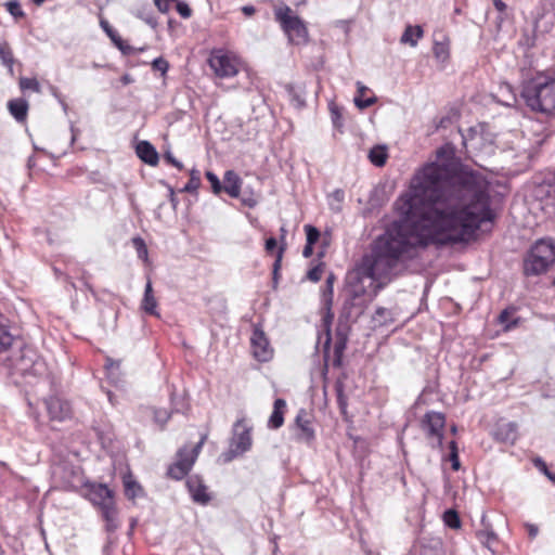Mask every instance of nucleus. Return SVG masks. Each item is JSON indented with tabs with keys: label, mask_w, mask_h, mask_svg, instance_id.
<instances>
[{
	"label": "nucleus",
	"mask_w": 555,
	"mask_h": 555,
	"mask_svg": "<svg viewBox=\"0 0 555 555\" xmlns=\"http://www.w3.org/2000/svg\"><path fill=\"white\" fill-rule=\"evenodd\" d=\"M391 280L380 275L375 268L361 260V263L347 274L346 299L343 305L340 319L356 321L367 305L376 297Z\"/></svg>",
	"instance_id": "obj_3"
},
{
	"label": "nucleus",
	"mask_w": 555,
	"mask_h": 555,
	"mask_svg": "<svg viewBox=\"0 0 555 555\" xmlns=\"http://www.w3.org/2000/svg\"><path fill=\"white\" fill-rule=\"evenodd\" d=\"M253 356L260 362H267L272 358L273 350L260 326H255L250 336Z\"/></svg>",
	"instance_id": "obj_13"
},
{
	"label": "nucleus",
	"mask_w": 555,
	"mask_h": 555,
	"mask_svg": "<svg viewBox=\"0 0 555 555\" xmlns=\"http://www.w3.org/2000/svg\"><path fill=\"white\" fill-rule=\"evenodd\" d=\"M131 242L137 251L138 258L143 262L149 263V250L144 240L140 236H135L131 240Z\"/></svg>",
	"instance_id": "obj_34"
},
{
	"label": "nucleus",
	"mask_w": 555,
	"mask_h": 555,
	"mask_svg": "<svg viewBox=\"0 0 555 555\" xmlns=\"http://www.w3.org/2000/svg\"><path fill=\"white\" fill-rule=\"evenodd\" d=\"M14 343V336L0 325V353L9 349Z\"/></svg>",
	"instance_id": "obj_39"
},
{
	"label": "nucleus",
	"mask_w": 555,
	"mask_h": 555,
	"mask_svg": "<svg viewBox=\"0 0 555 555\" xmlns=\"http://www.w3.org/2000/svg\"><path fill=\"white\" fill-rule=\"evenodd\" d=\"M285 250V247L284 246H280L278 253H276V259L273 263V280L276 281L278 280V272L281 268V261H282V257H283V253Z\"/></svg>",
	"instance_id": "obj_49"
},
{
	"label": "nucleus",
	"mask_w": 555,
	"mask_h": 555,
	"mask_svg": "<svg viewBox=\"0 0 555 555\" xmlns=\"http://www.w3.org/2000/svg\"><path fill=\"white\" fill-rule=\"evenodd\" d=\"M120 366V362L111 358L106 359L105 369L111 372L114 369L118 370Z\"/></svg>",
	"instance_id": "obj_57"
},
{
	"label": "nucleus",
	"mask_w": 555,
	"mask_h": 555,
	"mask_svg": "<svg viewBox=\"0 0 555 555\" xmlns=\"http://www.w3.org/2000/svg\"><path fill=\"white\" fill-rule=\"evenodd\" d=\"M461 468V462L459 456V450L453 441V472L459 470Z\"/></svg>",
	"instance_id": "obj_56"
},
{
	"label": "nucleus",
	"mask_w": 555,
	"mask_h": 555,
	"mask_svg": "<svg viewBox=\"0 0 555 555\" xmlns=\"http://www.w3.org/2000/svg\"><path fill=\"white\" fill-rule=\"evenodd\" d=\"M209 64L219 77L229 78L237 74L233 60L227 54H214L209 60Z\"/></svg>",
	"instance_id": "obj_16"
},
{
	"label": "nucleus",
	"mask_w": 555,
	"mask_h": 555,
	"mask_svg": "<svg viewBox=\"0 0 555 555\" xmlns=\"http://www.w3.org/2000/svg\"><path fill=\"white\" fill-rule=\"evenodd\" d=\"M170 418V413L165 409H157L154 410V421L159 424L160 426H164L168 420Z\"/></svg>",
	"instance_id": "obj_45"
},
{
	"label": "nucleus",
	"mask_w": 555,
	"mask_h": 555,
	"mask_svg": "<svg viewBox=\"0 0 555 555\" xmlns=\"http://www.w3.org/2000/svg\"><path fill=\"white\" fill-rule=\"evenodd\" d=\"M286 401L278 398L273 402V411L268 420V427L270 429H279L284 424V414L286 412Z\"/></svg>",
	"instance_id": "obj_25"
},
{
	"label": "nucleus",
	"mask_w": 555,
	"mask_h": 555,
	"mask_svg": "<svg viewBox=\"0 0 555 555\" xmlns=\"http://www.w3.org/2000/svg\"><path fill=\"white\" fill-rule=\"evenodd\" d=\"M518 307L508 306L496 317V323L501 325L503 332H511L521 324V318L517 315Z\"/></svg>",
	"instance_id": "obj_20"
},
{
	"label": "nucleus",
	"mask_w": 555,
	"mask_h": 555,
	"mask_svg": "<svg viewBox=\"0 0 555 555\" xmlns=\"http://www.w3.org/2000/svg\"><path fill=\"white\" fill-rule=\"evenodd\" d=\"M276 246H278V241L275 237L271 236L266 240L264 249L267 253H269V254L273 253L276 249Z\"/></svg>",
	"instance_id": "obj_55"
},
{
	"label": "nucleus",
	"mask_w": 555,
	"mask_h": 555,
	"mask_svg": "<svg viewBox=\"0 0 555 555\" xmlns=\"http://www.w3.org/2000/svg\"><path fill=\"white\" fill-rule=\"evenodd\" d=\"M152 68L165 75L169 68V63L163 57H157L152 62Z\"/></svg>",
	"instance_id": "obj_47"
},
{
	"label": "nucleus",
	"mask_w": 555,
	"mask_h": 555,
	"mask_svg": "<svg viewBox=\"0 0 555 555\" xmlns=\"http://www.w3.org/2000/svg\"><path fill=\"white\" fill-rule=\"evenodd\" d=\"M253 427L245 417L238 418L232 427V437L229 449L221 454L224 463L232 462L234 459L244 455L253 446Z\"/></svg>",
	"instance_id": "obj_8"
},
{
	"label": "nucleus",
	"mask_w": 555,
	"mask_h": 555,
	"mask_svg": "<svg viewBox=\"0 0 555 555\" xmlns=\"http://www.w3.org/2000/svg\"><path fill=\"white\" fill-rule=\"evenodd\" d=\"M520 96L532 111L555 116V75L540 73L525 80Z\"/></svg>",
	"instance_id": "obj_5"
},
{
	"label": "nucleus",
	"mask_w": 555,
	"mask_h": 555,
	"mask_svg": "<svg viewBox=\"0 0 555 555\" xmlns=\"http://www.w3.org/2000/svg\"><path fill=\"white\" fill-rule=\"evenodd\" d=\"M493 5L500 14H502L507 8L503 0H493ZM496 20L498 24L500 25L501 22L503 21L502 15H499Z\"/></svg>",
	"instance_id": "obj_54"
},
{
	"label": "nucleus",
	"mask_w": 555,
	"mask_h": 555,
	"mask_svg": "<svg viewBox=\"0 0 555 555\" xmlns=\"http://www.w3.org/2000/svg\"><path fill=\"white\" fill-rule=\"evenodd\" d=\"M86 498L99 508L108 532L115 531L119 524L114 492L104 483H87Z\"/></svg>",
	"instance_id": "obj_7"
},
{
	"label": "nucleus",
	"mask_w": 555,
	"mask_h": 555,
	"mask_svg": "<svg viewBox=\"0 0 555 555\" xmlns=\"http://www.w3.org/2000/svg\"><path fill=\"white\" fill-rule=\"evenodd\" d=\"M201 186V172L197 169L190 171L189 182L183 186L181 192L193 193Z\"/></svg>",
	"instance_id": "obj_35"
},
{
	"label": "nucleus",
	"mask_w": 555,
	"mask_h": 555,
	"mask_svg": "<svg viewBox=\"0 0 555 555\" xmlns=\"http://www.w3.org/2000/svg\"><path fill=\"white\" fill-rule=\"evenodd\" d=\"M414 552L418 555H443L441 539L423 537L414 545Z\"/></svg>",
	"instance_id": "obj_21"
},
{
	"label": "nucleus",
	"mask_w": 555,
	"mask_h": 555,
	"mask_svg": "<svg viewBox=\"0 0 555 555\" xmlns=\"http://www.w3.org/2000/svg\"><path fill=\"white\" fill-rule=\"evenodd\" d=\"M205 177L210 183L212 193L219 195L222 192V182L218 176L212 171H206Z\"/></svg>",
	"instance_id": "obj_40"
},
{
	"label": "nucleus",
	"mask_w": 555,
	"mask_h": 555,
	"mask_svg": "<svg viewBox=\"0 0 555 555\" xmlns=\"http://www.w3.org/2000/svg\"><path fill=\"white\" fill-rule=\"evenodd\" d=\"M18 85L23 92L26 90H31L36 93H39L41 91L40 83L36 78L21 77Z\"/></svg>",
	"instance_id": "obj_37"
},
{
	"label": "nucleus",
	"mask_w": 555,
	"mask_h": 555,
	"mask_svg": "<svg viewBox=\"0 0 555 555\" xmlns=\"http://www.w3.org/2000/svg\"><path fill=\"white\" fill-rule=\"evenodd\" d=\"M330 198L337 203L336 206H334V204L332 202L330 203V206H331L332 210L339 211L340 210V204L345 199V192L343 190H340V189H337V190L332 192V194L330 195Z\"/></svg>",
	"instance_id": "obj_43"
},
{
	"label": "nucleus",
	"mask_w": 555,
	"mask_h": 555,
	"mask_svg": "<svg viewBox=\"0 0 555 555\" xmlns=\"http://www.w3.org/2000/svg\"><path fill=\"white\" fill-rule=\"evenodd\" d=\"M243 180L234 170H227L223 175L222 191L230 197L238 198Z\"/></svg>",
	"instance_id": "obj_23"
},
{
	"label": "nucleus",
	"mask_w": 555,
	"mask_h": 555,
	"mask_svg": "<svg viewBox=\"0 0 555 555\" xmlns=\"http://www.w3.org/2000/svg\"><path fill=\"white\" fill-rule=\"evenodd\" d=\"M532 463L535 468H538L545 477L548 478V480H551L552 482L555 483V473H553L548 469L547 464L545 463V461L542 457H540V456L534 457L532 460Z\"/></svg>",
	"instance_id": "obj_38"
},
{
	"label": "nucleus",
	"mask_w": 555,
	"mask_h": 555,
	"mask_svg": "<svg viewBox=\"0 0 555 555\" xmlns=\"http://www.w3.org/2000/svg\"><path fill=\"white\" fill-rule=\"evenodd\" d=\"M205 442V437H203L195 446L192 448L182 447L177 452V460L172 463L167 470V475L176 480H181L184 478L189 472L192 469L201 450Z\"/></svg>",
	"instance_id": "obj_10"
},
{
	"label": "nucleus",
	"mask_w": 555,
	"mask_h": 555,
	"mask_svg": "<svg viewBox=\"0 0 555 555\" xmlns=\"http://www.w3.org/2000/svg\"><path fill=\"white\" fill-rule=\"evenodd\" d=\"M274 15L289 42L297 46L308 42V29L304 21L298 15H294L288 5L275 9Z\"/></svg>",
	"instance_id": "obj_9"
},
{
	"label": "nucleus",
	"mask_w": 555,
	"mask_h": 555,
	"mask_svg": "<svg viewBox=\"0 0 555 555\" xmlns=\"http://www.w3.org/2000/svg\"><path fill=\"white\" fill-rule=\"evenodd\" d=\"M89 276H90V274L88 272L83 271L81 280L83 281L85 287L93 294L94 293L93 287L88 281Z\"/></svg>",
	"instance_id": "obj_60"
},
{
	"label": "nucleus",
	"mask_w": 555,
	"mask_h": 555,
	"mask_svg": "<svg viewBox=\"0 0 555 555\" xmlns=\"http://www.w3.org/2000/svg\"><path fill=\"white\" fill-rule=\"evenodd\" d=\"M18 348L17 351L5 358L9 374L21 377L25 384H34L48 374V365L37 350L23 345L20 338L14 337V343L9 347Z\"/></svg>",
	"instance_id": "obj_4"
},
{
	"label": "nucleus",
	"mask_w": 555,
	"mask_h": 555,
	"mask_svg": "<svg viewBox=\"0 0 555 555\" xmlns=\"http://www.w3.org/2000/svg\"><path fill=\"white\" fill-rule=\"evenodd\" d=\"M0 59L10 73L13 72L14 56L10 46L7 42H0Z\"/></svg>",
	"instance_id": "obj_33"
},
{
	"label": "nucleus",
	"mask_w": 555,
	"mask_h": 555,
	"mask_svg": "<svg viewBox=\"0 0 555 555\" xmlns=\"http://www.w3.org/2000/svg\"><path fill=\"white\" fill-rule=\"evenodd\" d=\"M176 10L179 15L183 18H189L192 15V10L189 4L184 1H176Z\"/></svg>",
	"instance_id": "obj_46"
},
{
	"label": "nucleus",
	"mask_w": 555,
	"mask_h": 555,
	"mask_svg": "<svg viewBox=\"0 0 555 555\" xmlns=\"http://www.w3.org/2000/svg\"><path fill=\"white\" fill-rule=\"evenodd\" d=\"M423 28L418 25L416 26H406L402 36L401 43L410 44L411 47H415L417 41L423 37Z\"/></svg>",
	"instance_id": "obj_30"
},
{
	"label": "nucleus",
	"mask_w": 555,
	"mask_h": 555,
	"mask_svg": "<svg viewBox=\"0 0 555 555\" xmlns=\"http://www.w3.org/2000/svg\"><path fill=\"white\" fill-rule=\"evenodd\" d=\"M124 487H125V495L129 500H134L137 498L144 495V490L141 485L135 481L131 475L124 477Z\"/></svg>",
	"instance_id": "obj_29"
},
{
	"label": "nucleus",
	"mask_w": 555,
	"mask_h": 555,
	"mask_svg": "<svg viewBox=\"0 0 555 555\" xmlns=\"http://www.w3.org/2000/svg\"><path fill=\"white\" fill-rule=\"evenodd\" d=\"M164 159L169 163L170 165L175 166L178 170H182L183 169V164L181 162H179L170 151H167L165 154H164Z\"/></svg>",
	"instance_id": "obj_52"
},
{
	"label": "nucleus",
	"mask_w": 555,
	"mask_h": 555,
	"mask_svg": "<svg viewBox=\"0 0 555 555\" xmlns=\"http://www.w3.org/2000/svg\"><path fill=\"white\" fill-rule=\"evenodd\" d=\"M479 127L453 133V246L478 238L482 225L495 221L487 178L463 159H472L480 149Z\"/></svg>",
	"instance_id": "obj_2"
},
{
	"label": "nucleus",
	"mask_w": 555,
	"mask_h": 555,
	"mask_svg": "<svg viewBox=\"0 0 555 555\" xmlns=\"http://www.w3.org/2000/svg\"><path fill=\"white\" fill-rule=\"evenodd\" d=\"M28 102L25 99H14L8 102V109L16 121H24L28 113Z\"/></svg>",
	"instance_id": "obj_26"
},
{
	"label": "nucleus",
	"mask_w": 555,
	"mask_h": 555,
	"mask_svg": "<svg viewBox=\"0 0 555 555\" xmlns=\"http://www.w3.org/2000/svg\"><path fill=\"white\" fill-rule=\"evenodd\" d=\"M401 218L391 222L371 244L362 259L392 280L418 249L431 243L451 242V143H444L436 160L425 165L397 201Z\"/></svg>",
	"instance_id": "obj_1"
},
{
	"label": "nucleus",
	"mask_w": 555,
	"mask_h": 555,
	"mask_svg": "<svg viewBox=\"0 0 555 555\" xmlns=\"http://www.w3.org/2000/svg\"><path fill=\"white\" fill-rule=\"evenodd\" d=\"M4 7L14 20L24 18L26 16L18 0H8Z\"/></svg>",
	"instance_id": "obj_36"
},
{
	"label": "nucleus",
	"mask_w": 555,
	"mask_h": 555,
	"mask_svg": "<svg viewBox=\"0 0 555 555\" xmlns=\"http://www.w3.org/2000/svg\"><path fill=\"white\" fill-rule=\"evenodd\" d=\"M185 485L194 502L202 505H206L210 501V495L207 492V487L199 476H189Z\"/></svg>",
	"instance_id": "obj_17"
},
{
	"label": "nucleus",
	"mask_w": 555,
	"mask_h": 555,
	"mask_svg": "<svg viewBox=\"0 0 555 555\" xmlns=\"http://www.w3.org/2000/svg\"><path fill=\"white\" fill-rule=\"evenodd\" d=\"M242 12L246 15V16H251L255 12H256V9L255 7L253 5H244L242 8Z\"/></svg>",
	"instance_id": "obj_63"
},
{
	"label": "nucleus",
	"mask_w": 555,
	"mask_h": 555,
	"mask_svg": "<svg viewBox=\"0 0 555 555\" xmlns=\"http://www.w3.org/2000/svg\"><path fill=\"white\" fill-rule=\"evenodd\" d=\"M334 281L335 275L333 273H330L328 276L326 278L325 285L322 289V301L323 305L326 306L327 308L332 307L333 304Z\"/></svg>",
	"instance_id": "obj_32"
},
{
	"label": "nucleus",
	"mask_w": 555,
	"mask_h": 555,
	"mask_svg": "<svg viewBox=\"0 0 555 555\" xmlns=\"http://www.w3.org/2000/svg\"><path fill=\"white\" fill-rule=\"evenodd\" d=\"M135 153L138 157L150 166L158 164V153L153 144L149 141H140L135 146Z\"/></svg>",
	"instance_id": "obj_24"
},
{
	"label": "nucleus",
	"mask_w": 555,
	"mask_h": 555,
	"mask_svg": "<svg viewBox=\"0 0 555 555\" xmlns=\"http://www.w3.org/2000/svg\"><path fill=\"white\" fill-rule=\"evenodd\" d=\"M176 1L177 0H154V3L159 12L167 13Z\"/></svg>",
	"instance_id": "obj_51"
},
{
	"label": "nucleus",
	"mask_w": 555,
	"mask_h": 555,
	"mask_svg": "<svg viewBox=\"0 0 555 555\" xmlns=\"http://www.w3.org/2000/svg\"><path fill=\"white\" fill-rule=\"evenodd\" d=\"M434 55L443 66L447 65L450 56V42L443 30H435L434 35Z\"/></svg>",
	"instance_id": "obj_19"
},
{
	"label": "nucleus",
	"mask_w": 555,
	"mask_h": 555,
	"mask_svg": "<svg viewBox=\"0 0 555 555\" xmlns=\"http://www.w3.org/2000/svg\"><path fill=\"white\" fill-rule=\"evenodd\" d=\"M46 409L51 421L64 422L73 416L70 402L60 396H50L44 400Z\"/></svg>",
	"instance_id": "obj_12"
},
{
	"label": "nucleus",
	"mask_w": 555,
	"mask_h": 555,
	"mask_svg": "<svg viewBox=\"0 0 555 555\" xmlns=\"http://www.w3.org/2000/svg\"><path fill=\"white\" fill-rule=\"evenodd\" d=\"M461 525L462 522L460 514L455 508H453V530L460 529Z\"/></svg>",
	"instance_id": "obj_58"
},
{
	"label": "nucleus",
	"mask_w": 555,
	"mask_h": 555,
	"mask_svg": "<svg viewBox=\"0 0 555 555\" xmlns=\"http://www.w3.org/2000/svg\"><path fill=\"white\" fill-rule=\"evenodd\" d=\"M101 26L111 38L115 47L124 54V55H132L144 51V48H134L129 46L122 38L114 30L107 21H101Z\"/></svg>",
	"instance_id": "obj_22"
},
{
	"label": "nucleus",
	"mask_w": 555,
	"mask_h": 555,
	"mask_svg": "<svg viewBox=\"0 0 555 555\" xmlns=\"http://www.w3.org/2000/svg\"><path fill=\"white\" fill-rule=\"evenodd\" d=\"M554 262L555 243L551 238H540L522 256V274L526 278L542 275Z\"/></svg>",
	"instance_id": "obj_6"
},
{
	"label": "nucleus",
	"mask_w": 555,
	"mask_h": 555,
	"mask_svg": "<svg viewBox=\"0 0 555 555\" xmlns=\"http://www.w3.org/2000/svg\"><path fill=\"white\" fill-rule=\"evenodd\" d=\"M324 308L326 309V313L323 317V321H324L325 324H330L332 322L333 318H334V314L331 311L332 307L327 308L326 306H324Z\"/></svg>",
	"instance_id": "obj_62"
},
{
	"label": "nucleus",
	"mask_w": 555,
	"mask_h": 555,
	"mask_svg": "<svg viewBox=\"0 0 555 555\" xmlns=\"http://www.w3.org/2000/svg\"><path fill=\"white\" fill-rule=\"evenodd\" d=\"M331 338L330 336L326 338L324 343V361L325 364H332L334 367H339L343 362L344 351L347 347V336L340 331L337 332V337L334 344L333 353L330 352Z\"/></svg>",
	"instance_id": "obj_15"
},
{
	"label": "nucleus",
	"mask_w": 555,
	"mask_h": 555,
	"mask_svg": "<svg viewBox=\"0 0 555 555\" xmlns=\"http://www.w3.org/2000/svg\"><path fill=\"white\" fill-rule=\"evenodd\" d=\"M444 423V416L438 412H428L422 422L423 430L430 439L433 448H441L442 446Z\"/></svg>",
	"instance_id": "obj_11"
},
{
	"label": "nucleus",
	"mask_w": 555,
	"mask_h": 555,
	"mask_svg": "<svg viewBox=\"0 0 555 555\" xmlns=\"http://www.w3.org/2000/svg\"><path fill=\"white\" fill-rule=\"evenodd\" d=\"M313 244H308L306 243L305 247H304V250H302V256L305 258H310L313 254Z\"/></svg>",
	"instance_id": "obj_61"
},
{
	"label": "nucleus",
	"mask_w": 555,
	"mask_h": 555,
	"mask_svg": "<svg viewBox=\"0 0 555 555\" xmlns=\"http://www.w3.org/2000/svg\"><path fill=\"white\" fill-rule=\"evenodd\" d=\"M390 315V311L386 308L379 307L375 311L374 320L378 321L380 324H385L387 322L386 317Z\"/></svg>",
	"instance_id": "obj_50"
},
{
	"label": "nucleus",
	"mask_w": 555,
	"mask_h": 555,
	"mask_svg": "<svg viewBox=\"0 0 555 555\" xmlns=\"http://www.w3.org/2000/svg\"><path fill=\"white\" fill-rule=\"evenodd\" d=\"M481 524L483 526V529L477 532V537L479 541L493 553L492 548L490 547V543L496 541L498 535L494 532L492 526L487 521L485 515H482Z\"/></svg>",
	"instance_id": "obj_28"
},
{
	"label": "nucleus",
	"mask_w": 555,
	"mask_h": 555,
	"mask_svg": "<svg viewBox=\"0 0 555 555\" xmlns=\"http://www.w3.org/2000/svg\"><path fill=\"white\" fill-rule=\"evenodd\" d=\"M442 520H443L446 527L451 528V508H447L443 512Z\"/></svg>",
	"instance_id": "obj_59"
},
{
	"label": "nucleus",
	"mask_w": 555,
	"mask_h": 555,
	"mask_svg": "<svg viewBox=\"0 0 555 555\" xmlns=\"http://www.w3.org/2000/svg\"><path fill=\"white\" fill-rule=\"evenodd\" d=\"M238 198L241 199V203L248 208H254L257 205V199L254 197L253 194L248 196H246L245 194L242 196L240 195Z\"/></svg>",
	"instance_id": "obj_53"
},
{
	"label": "nucleus",
	"mask_w": 555,
	"mask_h": 555,
	"mask_svg": "<svg viewBox=\"0 0 555 555\" xmlns=\"http://www.w3.org/2000/svg\"><path fill=\"white\" fill-rule=\"evenodd\" d=\"M375 102H376V98L375 96L367 98V99H364V100L361 96H359V95L354 96V104L360 109L367 108V107L372 106Z\"/></svg>",
	"instance_id": "obj_48"
},
{
	"label": "nucleus",
	"mask_w": 555,
	"mask_h": 555,
	"mask_svg": "<svg viewBox=\"0 0 555 555\" xmlns=\"http://www.w3.org/2000/svg\"><path fill=\"white\" fill-rule=\"evenodd\" d=\"M305 232H306V238H307L308 244L314 245L319 241L320 231L315 227H313L311 224H306Z\"/></svg>",
	"instance_id": "obj_42"
},
{
	"label": "nucleus",
	"mask_w": 555,
	"mask_h": 555,
	"mask_svg": "<svg viewBox=\"0 0 555 555\" xmlns=\"http://www.w3.org/2000/svg\"><path fill=\"white\" fill-rule=\"evenodd\" d=\"M120 81L124 86H127L133 82V78L130 74H124L120 78Z\"/></svg>",
	"instance_id": "obj_64"
},
{
	"label": "nucleus",
	"mask_w": 555,
	"mask_h": 555,
	"mask_svg": "<svg viewBox=\"0 0 555 555\" xmlns=\"http://www.w3.org/2000/svg\"><path fill=\"white\" fill-rule=\"evenodd\" d=\"M330 113L334 128L340 130L343 128V115L340 108L334 103H331Z\"/></svg>",
	"instance_id": "obj_41"
},
{
	"label": "nucleus",
	"mask_w": 555,
	"mask_h": 555,
	"mask_svg": "<svg viewBox=\"0 0 555 555\" xmlns=\"http://www.w3.org/2000/svg\"><path fill=\"white\" fill-rule=\"evenodd\" d=\"M322 273H323V263H319L314 267H312L308 272H307V278L312 281V282H319L322 278Z\"/></svg>",
	"instance_id": "obj_44"
},
{
	"label": "nucleus",
	"mask_w": 555,
	"mask_h": 555,
	"mask_svg": "<svg viewBox=\"0 0 555 555\" xmlns=\"http://www.w3.org/2000/svg\"><path fill=\"white\" fill-rule=\"evenodd\" d=\"M387 156V150L383 145H376L372 147L369 152L370 162L377 167H382L385 165Z\"/></svg>",
	"instance_id": "obj_31"
},
{
	"label": "nucleus",
	"mask_w": 555,
	"mask_h": 555,
	"mask_svg": "<svg viewBox=\"0 0 555 555\" xmlns=\"http://www.w3.org/2000/svg\"><path fill=\"white\" fill-rule=\"evenodd\" d=\"M295 439L298 442L311 444L315 439L312 422L305 409H300L294 422Z\"/></svg>",
	"instance_id": "obj_14"
},
{
	"label": "nucleus",
	"mask_w": 555,
	"mask_h": 555,
	"mask_svg": "<svg viewBox=\"0 0 555 555\" xmlns=\"http://www.w3.org/2000/svg\"><path fill=\"white\" fill-rule=\"evenodd\" d=\"M492 436L498 442L513 446L518 438V425L515 422L498 423Z\"/></svg>",
	"instance_id": "obj_18"
},
{
	"label": "nucleus",
	"mask_w": 555,
	"mask_h": 555,
	"mask_svg": "<svg viewBox=\"0 0 555 555\" xmlns=\"http://www.w3.org/2000/svg\"><path fill=\"white\" fill-rule=\"evenodd\" d=\"M142 309L145 313L159 317L157 311V300L153 294L152 283L147 281L144 289V296L142 300Z\"/></svg>",
	"instance_id": "obj_27"
}]
</instances>
